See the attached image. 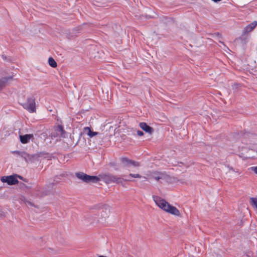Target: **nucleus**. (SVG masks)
Returning <instances> with one entry per match:
<instances>
[{
	"instance_id": "nucleus-1",
	"label": "nucleus",
	"mask_w": 257,
	"mask_h": 257,
	"mask_svg": "<svg viewBox=\"0 0 257 257\" xmlns=\"http://www.w3.org/2000/svg\"><path fill=\"white\" fill-rule=\"evenodd\" d=\"M153 198L156 205L164 211L175 216L180 215L179 210L170 205L165 199L156 196H153Z\"/></svg>"
},
{
	"instance_id": "nucleus-2",
	"label": "nucleus",
	"mask_w": 257,
	"mask_h": 257,
	"mask_svg": "<svg viewBox=\"0 0 257 257\" xmlns=\"http://www.w3.org/2000/svg\"><path fill=\"white\" fill-rule=\"evenodd\" d=\"M130 177L136 178H141V176L139 174H130L129 176L126 177L125 178L117 177L116 176L109 174L99 175L98 177L99 178V180H102L106 183L109 184L111 183H122V181L123 180L126 181H131L132 180L130 178Z\"/></svg>"
},
{
	"instance_id": "nucleus-3",
	"label": "nucleus",
	"mask_w": 257,
	"mask_h": 257,
	"mask_svg": "<svg viewBox=\"0 0 257 257\" xmlns=\"http://www.w3.org/2000/svg\"><path fill=\"white\" fill-rule=\"evenodd\" d=\"M76 177L86 183H96L99 181V178L97 176H89L83 172H78L76 173Z\"/></svg>"
},
{
	"instance_id": "nucleus-4",
	"label": "nucleus",
	"mask_w": 257,
	"mask_h": 257,
	"mask_svg": "<svg viewBox=\"0 0 257 257\" xmlns=\"http://www.w3.org/2000/svg\"><path fill=\"white\" fill-rule=\"evenodd\" d=\"M24 108L30 112H34L36 111L35 99L33 97L28 98L27 101L22 104Z\"/></svg>"
},
{
	"instance_id": "nucleus-5",
	"label": "nucleus",
	"mask_w": 257,
	"mask_h": 257,
	"mask_svg": "<svg viewBox=\"0 0 257 257\" xmlns=\"http://www.w3.org/2000/svg\"><path fill=\"white\" fill-rule=\"evenodd\" d=\"M121 161L122 164L125 167L128 168H138L140 166V164L139 162L129 160L126 158H122Z\"/></svg>"
},
{
	"instance_id": "nucleus-6",
	"label": "nucleus",
	"mask_w": 257,
	"mask_h": 257,
	"mask_svg": "<svg viewBox=\"0 0 257 257\" xmlns=\"http://www.w3.org/2000/svg\"><path fill=\"white\" fill-rule=\"evenodd\" d=\"M1 180L2 182L7 183L10 185H15L18 183V180L14 176H3L1 178Z\"/></svg>"
},
{
	"instance_id": "nucleus-7",
	"label": "nucleus",
	"mask_w": 257,
	"mask_h": 257,
	"mask_svg": "<svg viewBox=\"0 0 257 257\" xmlns=\"http://www.w3.org/2000/svg\"><path fill=\"white\" fill-rule=\"evenodd\" d=\"M33 137V135L31 134L20 135V141L23 144H27L29 143L30 140Z\"/></svg>"
},
{
	"instance_id": "nucleus-8",
	"label": "nucleus",
	"mask_w": 257,
	"mask_h": 257,
	"mask_svg": "<svg viewBox=\"0 0 257 257\" xmlns=\"http://www.w3.org/2000/svg\"><path fill=\"white\" fill-rule=\"evenodd\" d=\"M256 26L257 22L256 21L250 24L244 29L243 31V34H246L250 32Z\"/></svg>"
},
{
	"instance_id": "nucleus-9",
	"label": "nucleus",
	"mask_w": 257,
	"mask_h": 257,
	"mask_svg": "<svg viewBox=\"0 0 257 257\" xmlns=\"http://www.w3.org/2000/svg\"><path fill=\"white\" fill-rule=\"evenodd\" d=\"M140 126L147 133L152 134L153 132V129L145 122H141L140 123Z\"/></svg>"
},
{
	"instance_id": "nucleus-10",
	"label": "nucleus",
	"mask_w": 257,
	"mask_h": 257,
	"mask_svg": "<svg viewBox=\"0 0 257 257\" xmlns=\"http://www.w3.org/2000/svg\"><path fill=\"white\" fill-rule=\"evenodd\" d=\"M55 130L56 132V135L53 134V135H52V136H53L54 137H56L57 136L64 137V131L63 130V128L61 126L59 125V126H57L55 128Z\"/></svg>"
},
{
	"instance_id": "nucleus-11",
	"label": "nucleus",
	"mask_w": 257,
	"mask_h": 257,
	"mask_svg": "<svg viewBox=\"0 0 257 257\" xmlns=\"http://www.w3.org/2000/svg\"><path fill=\"white\" fill-rule=\"evenodd\" d=\"M84 132L90 138L93 137L98 134L97 132L91 131L88 127L84 128Z\"/></svg>"
},
{
	"instance_id": "nucleus-12",
	"label": "nucleus",
	"mask_w": 257,
	"mask_h": 257,
	"mask_svg": "<svg viewBox=\"0 0 257 257\" xmlns=\"http://www.w3.org/2000/svg\"><path fill=\"white\" fill-rule=\"evenodd\" d=\"M167 176L164 173H160L153 176V178L157 181L166 179Z\"/></svg>"
},
{
	"instance_id": "nucleus-13",
	"label": "nucleus",
	"mask_w": 257,
	"mask_h": 257,
	"mask_svg": "<svg viewBox=\"0 0 257 257\" xmlns=\"http://www.w3.org/2000/svg\"><path fill=\"white\" fill-rule=\"evenodd\" d=\"M11 79L12 77H10L8 78H3L0 80V90L5 85L8 80Z\"/></svg>"
},
{
	"instance_id": "nucleus-14",
	"label": "nucleus",
	"mask_w": 257,
	"mask_h": 257,
	"mask_svg": "<svg viewBox=\"0 0 257 257\" xmlns=\"http://www.w3.org/2000/svg\"><path fill=\"white\" fill-rule=\"evenodd\" d=\"M249 203L252 207L257 209V199L255 198H250Z\"/></svg>"
},
{
	"instance_id": "nucleus-15",
	"label": "nucleus",
	"mask_w": 257,
	"mask_h": 257,
	"mask_svg": "<svg viewBox=\"0 0 257 257\" xmlns=\"http://www.w3.org/2000/svg\"><path fill=\"white\" fill-rule=\"evenodd\" d=\"M49 64L52 67L55 68L57 66V63L54 59L51 57L49 58Z\"/></svg>"
},
{
	"instance_id": "nucleus-16",
	"label": "nucleus",
	"mask_w": 257,
	"mask_h": 257,
	"mask_svg": "<svg viewBox=\"0 0 257 257\" xmlns=\"http://www.w3.org/2000/svg\"><path fill=\"white\" fill-rule=\"evenodd\" d=\"M248 170L249 171H253L255 173L257 174V167H251Z\"/></svg>"
},
{
	"instance_id": "nucleus-17",
	"label": "nucleus",
	"mask_w": 257,
	"mask_h": 257,
	"mask_svg": "<svg viewBox=\"0 0 257 257\" xmlns=\"http://www.w3.org/2000/svg\"><path fill=\"white\" fill-rule=\"evenodd\" d=\"M137 135L140 136H142L144 135L143 132L141 131H137Z\"/></svg>"
},
{
	"instance_id": "nucleus-18",
	"label": "nucleus",
	"mask_w": 257,
	"mask_h": 257,
	"mask_svg": "<svg viewBox=\"0 0 257 257\" xmlns=\"http://www.w3.org/2000/svg\"><path fill=\"white\" fill-rule=\"evenodd\" d=\"M212 1L214 2H215V3H216V2L220 1L221 0H212Z\"/></svg>"
},
{
	"instance_id": "nucleus-19",
	"label": "nucleus",
	"mask_w": 257,
	"mask_h": 257,
	"mask_svg": "<svg viewBox=\"0 0 257 257\" xmlns=\"http://www.w3.org/2000/svg\"><path fill=\"white\" fill-rule=\"evenodd\" d=\"M24 155H25V156H24L25 157H26V156H28H28H29V155H28V154H26V153H24Z\"/></svg>"
},
{
	"instance_id": "nucleus-20",
	"label": "nucleus",
	"mask_w": 257,
	"mask_h": 257,
	"mask_svg": "<svg viewBox=\"0 0 257 257\" xmlns=\"http://www.w3.org/2000/svg\"><path fill=\"white\" fill-rule=\"evenodd\" d=\"M99 257H106V256H104L100 255V256H99Z\"/></svg>"
},
{
	"instance_id": "nucleus-21",
	"label": "nucleus",
	"mask_w": 257,
	"mask_h": 257,
	"mask_svg": "<svg viewBox=\"0 0 257 257\" xmlns=\"http://www.w3.org/2000/svg\"><path fill=\"white\" fill-rule=\"evenodd\" d=\"M2 189V188H0V190Z\"/></svg>"
}]
</instances>
